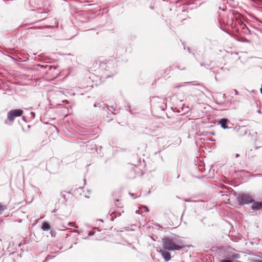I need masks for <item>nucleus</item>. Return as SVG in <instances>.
<instances>
[{
  "mask_svg": "<svg viewBox=\"0 0 262 262\" xmlns=\"http://www.w3.org/2000/svg\"><path fill=\"white\" fill-rule=\"evenodd\" d=\"M49 258H50V256H47V257L46 258V259L45 260V261H47L48 259H49Z\"/></svg>",
  "mask_w": 262,
  "mask_h": 262,
  "instance_id": "15",
  "label": "nucleus"
},
{
  "mask_svg": "<svg viewBox=\"0 0 262 262\" xmlns=\"http://www.w3.org/2000/svg\"><path fill=\"white\" fill-rule=\"evenodd\" d=\"M253 209H259L262 208V202H254L252 205Z\"/></svg>",
  "mask_w": 262,
  "mask_h": 262,
  "instance_id": "6",
  "label": "nucleus"
},
{
  "mask_svg": "<svg viewBox=\"0 0 262 262\" xmlns=\"http://www.w3.org/2000/svg\"><path fill=\"white\" fill-rule=\"evenodd\" d=\"M244 26H245V27L246 28H247L248 29V28L247 27V26H246V25H245Z\"/></svg>",
  "mask_w": 262,
  "mask_h": 262,
  "instance_id": "17",
  "label": "nucleus"
},
{
  "mask_svg": "<svg viewBox=\"0 0 262 262\" xmlns=\"http://www.w3.org/2000/svg\"><path fill=\"white\" fill-rule=\"evenodd\" d=\"M219 124L224 129L230 128L232 127V124L229 120L226 118L221 119L219 121Z\"/></svg>",
  "mask_w": 262,
  "mask_h": 262,
  "instance_id": "4",
  "label": "nucleus"
},
{
  "mask_svg": "<svg viewBox=\"0 0 262 262\" xmlns=\"http://www.w3.org/2000/svg\"><path fill=\"white\" fill-rule=\"evenodd\" d=\"M238 201L240 204H249L254 202L251 196L247 194H240L237 196Z\"/></svg>",
  "mask_w": 262,
  "mask_h": 262,
  "instance_id": "3",
  "label": "nucleus"
},
{
  "mask_svg": "<svg viewBox=\"0 0 262 262\" xmlns=\"http://www.w3.org/2000/svg\"><path fill=\"white\" fill-rule=\"evenodd\" d=\"M234 92L235 95H238V92L236 90H234Z\"/></svg>",
  "mask_w": 262,
  "mask_h": 262,
  "instance_id": "13",
  "label": "nucleus"
},
{
  "mask_svg": "<svg viewBox=\"0 0 262 262\" xmlns=\"http://www.w3.org/2000/svg\"><path fill=\"white\" fill-rule=\"evenodd\" d=\"M159 252L162 255L163 258L166 261H169L171 259V255L169 252L164 250H160Z\"/></svg>",
  "mask_w": 262,
  "mask_h": 262,
  "instance_id": "5",
  "label": "nucleus"
},
{
  "mask_svg": "<svg viewBox=\"0 0 262 262\" xmlns=\"http://www.w3.org/2000/svg\"><path fill=\"white\" fill-rule=\"evenodd\" d=\"M6 209L7 207L6 206L0 205V214Z\"/></svg>",
  "mask_w": 262,
  "mask_h": 262,
  "instance_id": "8",
  "label": "nucleus"
},
{
  "mask_svg": "<svg viewBox=\"0 0 262 262\" xmlns=\"http://www.w3.org/2000/svg\"><path fill=\"white\" fill-rule=\"evenodd\" d=\"M68 225L70 226H73V227H75V228H78L77 226H75V223L74 222H69L68 223Z\"/></svg>",
  "mask_w": 262,
  "mask_h": 262,
  "instance_id": "9",
  "label": "nucleus"
},
{
  "mask_svg": "<svg viewBox=\"0 0 262 262\" xmlns=\"http://www.w3.org/2000/svg\"><path fill=\"white\" fill-rule=\"evenodd\" d=\"M94 234V233L92 232H90L89 233V235L90 236H92Z\"/></svg>",
  "mask_w": 262,
  "mask_h": 262,
  "instance_id": "14",
  "label": "nucleus"
},
{
  "mask_svg": "<svg viewBox=\"0 0 262 262\" xmlns=\"http://www.w3.org/2000/svg\"><path fill=\"white\" fill-rule=\"evenodd\" d=\"M30 115H31V116L32 117V118H34L35 116V113L32 112L30 113Z\"/></svg>",
  "mask_w": 262,
  "mask_h": 262,
  "instance_id": "10",
  "label": "nucleus"
},
{
  "mask_svg": "<svg viewBox=\"0 0 262 262\" xmlns=\"http://www.w3.org/2000/svg\"><path fill=\"white\" fill-rule=\"evenodd\" d=\"M144 208L146 209V211H148V210L146 207H144Z\"/></svg>",
  "mask_w": 262,
  "mask_h": 262,
  "instance_id": "16",
  "label": "nucleus"
},
{
  "mask_svg": "<svg viewBox=\"0 0 262 262\" xmlns=\"http://www.w3.org/2000/svg\"><path fill=\"white\" fill-rule=\"evenodd\" d=\"M41 229H42V230L43 231H48L50 230V226L49 225V224L48 223H47V222H43L42 224V227H41Z\"/></svg>",
  "mask_w": 262,
  "mask_h": 262,
  "instance_id": "7",
  "label": "nucleus"
},
{
  "mask_svg": "<svg viewBox=\"0 0 262 262\" xmlns=\"http://www.w3.org/2000/svg\"><path fill=\"white\" fill-rule=\"evenodd\" d=\"M232 257L234 258H237L239 257V256L238 254H234V255H232Z\"/></svg>",
  "mask_w": 262,
  "mask_h": 262,
  "instance_id": "12",
  "label": "nucleus"
},
{
  "mask_svg": "<svg viewBox=\"0 0 262 262\" xmlns=\"http://www.w3.org/2000/svg\"><path fill=\"white\" fill-rule=\"evenodd\" d=\"M163 247L168 251L180 250L185 246L182 241L176 237H166L162 239Z\"/></svg>",
  "mask_w": 262,
  "mask_h": 262,
  "instance_id": "1",
  "label": "nucleus"
},
{
  "mask_svg": "<svg viewBox=\"0 0 262 262\" xmlns=\"http://www.w3.org/2000/svg\"><path fill=\"white\" fill-rule=\"evenodd\" d=\"M221 262H233V261H232L230 260L224 259V260H221Z\"/></svg>",
  "mask_w": 262,
  "mask_h": 262,
  "instance_id": "11",
  "label": "nucleus"
},
{
  "mask_svg": "<svg viewBox=\"0 0 262 262\" xmlns=\"http://www.w3.org/2000/svg\"><path fill=\"white\" fill-rule=\"evenodd\" d=\"M224 97H225V94L223 95Z\"/></svg>",
  "mask_w": 262,
  "mask_h": 262,
  "instance_id": "18",
  "label": "nucleus"
},
{
  "mask_svg": "<svg viewBox=\"0 0 262 262\" xmlns=\"http://www.w3.org/2000/svg\"><path fill=\"white\" fill-rule=\"evenodd\" d=\"M23 113V111L20 109L11 110L8 112V119L11 122H13L16 117L21 116Z\"/></svg>",
  "mask_w": 262,
  "mask_h": 262,
  "instance_id": "2",
  "label": "nucleus"
}]
</instances>
